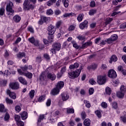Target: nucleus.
Wrapping results in <instances>:
<instances>
[{"label":"nucleus","mask_w":126,"mask_h":126,"mask_svg":"<svg viewBox=\"0 0 126 126\" xmlns=\"http://www.w3.org/2000/svg\"><path fill=\"white\" fill-rule=\"evenodd\" d=\"M82 69H83L82 66H81L80 67V68L79 69L68 72V74L70 78H76V77H78Z\"/></svg>","instance_id":"obj_1"},{"label":"nucleus","mask_w":126,"mask_h":126,"mask_svg":"<svg viewBox=\"0 0 126 126\" xmlns=\"http://www.w3.org/2000/svg\"><path fill=\"white\" fill-rule=\"evenodd\" d=\"M23 8L25 10H30L35 8V5L33 4L29 0H25L23 3Z\"/></svg>","instance_id":"obj_2"},{"label":"nucleus","mask_w":126,"mask_h":126,"mask_svg":"<svg viewBox=\"0 0 126 126\" xmlns=\"http://www.w3.org/2000/svg\"><path fill=\"white\" fill-rule=\"evenodd\" d=\"M13 3L12 2L9 1L6 5V10L7 15H13L14 13V10L12 9Z\"/></svg>","instance_id":"obj_3"},{"label":"nucleus","mask_w":126,"mask_h":126,"mask_svg":"<svg viewBox=\"0 0 126 126\" xmlns=\"http://www.w3.org/2000/svg\"><path fill=\"white\" fill-rule=\"evenodd\" d=\"M107 81V78L105 75H99L97 76V82L99 85L105 84Z\"/></svg>","instance_id":"obj_4"},{"label":"nucleus","mask_w":126,"mask_h":126,"mask_svg":"<svg viewBox=\"0 0 126 126\" xmlns=\"http://www.w3.org/2000/svg\"><path fill=\"white\" fill-rule=\"evenodd\" d=\"M48 35H54L55 32H56V28L55 26L50 25L48 27Z\"/></svg>","instance_id":"obj_5"},{"label":"nucleus","mask_w":126,"mask_h":126,"mask_svg":"<svg viewBox=\"0 0 126 126\" xmlns=\"http://www.w3.org/2000/svg\"><path fill=\"white\" fill-rule=\"evenodd\" d=\"M108 76L110 78H116L117 77V73L114 69H110L108 72Z\"/></svg>","instance_id":"obj_6"},{"label":"nucleus","mask_w":126,"mask_h":126,"mask_svg":"<svg viewBox=\"0 0 126 126\" xmlns=\"http://www.w3.org/2000/svg\"><path fill=\"white\" fill-rule=\"evenodd\" d=\"M29 42L32 44H33L34 46H39V40L35 39L33 37L28 39Z\"/></svg>","instance_id":"obj_7"},{"label":"nucleus","mask_w":126,"mask_h":126,"mask_svg":"<svg viewBox=\"0 0 126 126\" xmlns=\"http://www.w3.org/2000/svg\"><path fill=\"white\" fill-rule=\"evenodd\" d=\"M63 101H67L69 99V94L67 93H63L61 95Z\"/></svg>","instance_id":"obj_8"},{"label":"nucleus","mask_w":126,"mask_h":126,"mask_svg":"<svg viewBox=\"0 0 126 126\" xmlns=\"http://www.w3.org/2000/svg\"><path fill=\"white\" fill-rule=\"evenodd\" d=\"M16 119V123L18 126H24V122L21 121L20 116L17 115Z\"/></svg>","instance_id":"obj_9"},{"label":"nucleus","mask_w":126,"mask_h":126,"mask_svg":"<svg viewBox=\"0 0 126 126\" xmlns=\"http://www.w3.org/2000/svg\"><path fill=\"white\" fill-rule=\"evenodd\" d=\"M89 46H92V41H90L85 42V43H83L81 47V49H85V48H87V47Z\"/></svg>","instance_id":"obj_10"},{"label":"nucleus","mask_w":126,"mask_h":126,"mask_svg":"<svg viewBox=\"0 0 126 126\" xmlns=\"http://www.w3.org/2000/svg\"><path fill=\"white\" fill-rule=\"evenodd\" d=\"M18 79L20 83H22V84H23L24 85H27V81L25 79V78H23V77H19Z\"/></svg>","instance_id":"obj_11"},{"label":"nucleus","mask_w":126,"mask_h":126,"mask_svg":"<svg viewBox=\"0 0 126 126\" xmlns=\"http://www.w3.org/2000/svg\"><path fill=\"white\" fill-rule=\"evenodd\" d=\"M47 78H48V79H50V80H52V81H54V80H56L57 76L55 74L49 73L47 75Z\"/></svg>","instance_id":"obj_12"},{"label":"nucleus","mask_w":126,"mask_h":126,"mask_svg":"<svg viewBox=\"0 0 126 126\" xmlns=\"http://www.w3.org/2000/svg\"><path fill=\"white\" fill-rule=\"evenodd\" d=\"M59 93H60V88H58V86H56V87L51 91L52 95H58Z\"/></svg>","instance_id":"obj_13"},{"label":"nucleus","mask_w":126,"mask_h":126,"mask_svg":"<svg viewBox=\"0 0 126 126\" xmlns=\"http://www.w3.org/2000/svg\"><path fill=\"white\" fill-rule=\"evenodd\" d=\"M88 24V21L87 20L84 21L83 22L80 24V29H84L85 27H87V25Z\"/></svg>","instance_id":"obj_14"},{"label":"nucleus","mask_w":126,"mask_h":126,"mask_svg":"<svg viewBox=\"0 0 126 126\" xmlns=\"http://www.w3.org/2000/svg\"><path fill=\"white\" fill-rule=\"evenodd\" d=\"M22 120H26L28 118V114L27 112L24 111L20 114Z\"/></svg>","instance_id":"obj_15"},{"label":"nucleus","mask_w":126,"mask_h":126,"mask_svg":"<svg viewBox=\"0 0 126 126\" xmlns=\"http://www.w3.org/2000/svg\"><path fill=\"white\" fill-rule=\"evenodd\" d=\"M61 43H56L53 45V48L57 51H60L61 50Z\"/></svg>","instance_id":"obj_16"},{"label":"nucleus","mask_w":126,"mask_h":126,"mask_svg":"<svg viewBox=\"0 0 126 126\" xmlns=\"http://www.w3.org/2000/svg\"><path fill=\"white\" fill-rule=\"evenodd\" d=\"M9 88L12 90H15L16 89V82H11L9 84Z\"/></svg>","instance_id":"obj_17"},{"label":"nucleus","mask_w":126,"mask_h":126,"mask_svg":"<svg viewBox=\"0 0 126 126\" xmlns=\"http://www.w3.org/2000/svg\"><path fill=\"white\" fill-rule=\"evenodd\" d=\"M24 76H26V77H27L29 79H31L32 77H33V74L31 72H29L28 71H26L25 73Z\"/></svg>","instance_id":"obj_18"},{"label":"nucleus","mask_w":126,"mask_h":126,"mask_svg":"<svg viewBox=\"0 0 126 126\" xmlns=\"http://www.w3.org/2000/svg\"><path fill=\"white\" fill-rule=\"evenodd\" d=\"M118 61V57H117V56L116 55H112L110 61H109L110 63H112L113 62H117Z\"/></svg>","instance_id":"obj_19"},{"label":"nucleus","mask_w":126,"mask_h":126,"mask_svg":"<svg viewBox=\"0 0 126 126\" xmlns=\"http://www.w3.org/2000/svg\"><path fill=\"white\" fill-rule=\"evenodd\" d=\"M56 86H58V88H59V90L62 89L64 86V83L63 81H60Z\"/></svg>","instance_id":"obj_20"},{"label":"nucleus","mask_w":126,"mask_h":126,"mask_svg":"<svg viewBox=\"0 0 126 126\" xmlns=\"http://www.w3.org/2000/svg\"><path fill=\"white\" fill-rule=\"evenodd\" d=\"M25 56H26V54L24 52H19L17 54V58L18 59H22V58L25 57Z\"/></svg>","instance_id":"obj_21"},{"label":"nucleus","mask_w":126,"mask_h":126,"mask_svg":"<svg viewBox=\"0 0 126 126\" xmlns=\"http://www.w3.org/2000/svg\"><path fill=\"white\" fill-rule=\"evenodd\" d=\"M0 112L1 113H5L6 109L4 108V105L2 104H0Z\"/></svg>","instance_id":"obj_22"},{"label":"nucleus","mask_w":126,"mask_h":126,"mask_svg":"<svg viewBox=\"0 0 126 126\" xmlns=\"http://www.w3.org/2000/svg\"><path fill=\"white\" fill-rule=\"evenodd\" d=\"M90 123H91L90 119H86L84 121V125L85 126H90Z\"/></svg>","instance_id":"obj_23"},{"label":"nucleus","mask_w":126,"mask_h":126,"mask_svg":"<svg viewBox=\"0 0 126 126\" xmlns=\"http://www.w3.org/2000/svg\"><path fill=\"white\" fill-rule=\"evenodd\" d=\"M78 66H79V64H78L77 63H76L74 64L70 65L69 66V68H70V69H73L74 68H77Z\"/></svg>","instance_id":"obj_24"},{"label":"nucleus","mask_w":126,"mask_h":126,"mask_svg":"<svg viewBox=\"0 0 126 126\" xmlns=\"http://www.w3.org/2000/svg\"><path fill=\"white\" fill-rule=\"evenodd\" d=\"M117 96L118 98H123L125 96V93L123 92H118L117 93Z\"/></svg>","instance_id":"obj_25"},{"label":"nucleus","mask_w":126,"mask_h":126,"mask_svg":"<svg viewBox=\"0 0 126 126\" xmlns=\"http://www.w3.org/2000/svg\"><path fill=\"white\" fill-rule=\"evenodd\" d=\"M96 68H97V64H94L88 67V69L89 70H90V69H93L94 70H95Z\"/></svg>","instance_id":"obj_26"},{"label":"nucleus","mask_w":126,"mask_h":126,"mask_svg":"<svg viewBox=\"0 0 126 126\" xmlns=\"http://www.w3.org/2000/svg\"><path fill=\"white\" fill-rule=\"evenodd\" d=\"M74 14L72 12L71 13H65L63 15V17H70V16H73Z\"/></svg>","instance_id":"obj_27"},{"label":"nucleus","mask_w":126,"mask_h":126,"mask_svg":"<svg viewBox=\"0 0 126 126\" xmlns=\"http://www.w3.org/2000/svg\"><path fill=\"white\" fill-rule=\"evenodd\" d=\"M63 2V5L64 7L67 8L68 7L69 2L68 0H62Z\"/></svg>","instance_id":"obj_28"},{"label":"nucleus","mask_w":126,"mask_h":126,"mask_svg":"<svg viewBox=\"0 0 126 126\" xmlns=\"http://www.w3.org/2000/svg\"><path fill=\"white\" fill-rule=\"evenodd\" d=\"M7 83V81L5 80H1L0 81V86H5Z\"/></svg>","instance_id":"obj_29"},{"label":"nucleus","mask_w":126,"mask_h":126,"mask_svg":"<svg viewBox=\"0 0 126 126\" xmlns=\"http://www.w3.org/2000/svg\"><path fill=\"white\" fill-rule=\"evenodd\" d=\"M84 15L83 14H80L79 16L77 17V20L79 21V22H81L83 19Z\"/></svg>","instance_id":"obj_30"},{"label":"nucleus","mask_w":126,"mask_h":126,"mask_svg":"<svg viewBox=\"0 0 126 126\" xmlns=\"http://www.w3.org/2000/svg\"><path fill=\"white\" fill-rule=\"evenodd\" d=\"M34 95H35V91L32 90L30 92L29 96L30 98H31V99H33V98H34Z\"/></svg>","instance_id":"obj_31"},{"label":"nucleus","mask_w":126,"mask_h":126,"mask_svg":"<svg viewBox=\"0 0 126 126\" xmlns=\"http://www.w3.org/2000/svg\"><path fill=\"white\" fill-rule=\"evenodd\" d=\"M59 115H60V111H53L51 113L52 117H57V116H59Z\"/></svg>","instance_id":"obj_32"},{"label":"nucleus","mask_w":126,"mask_h":126,"mask_svg":"<svg viewBox=\"0 0 126 126\" xmlns=\"http://www.w3.org/2000/svg\"><path fill=\"white\" fill-rule=\"evenodd\" d=\"M96 115L99 119H101L102 118V113L99 110H96L95 112Z\"/></svg>","instance_id":"obj_33"},{"label":"nucleus","mask_w":126,"mask_h":126,"mask_svg":"<svg viewBox=\"0 0 126 126\" xmlns=\"http://www.w3.org/2000/svg\"><path fill=\"white\" fill-rule=\"evenodd\" d=\"M67 114H74V109L73 108H66Z\"/></svg>","instance_id":"obj_34"},{"label":"nucleus","mask_w":126,"mask_h":126,"mask_svg":"<svg viewBox=\"0 0 126 126\" xmlns=\"http://www.w3.org/2000/svg\"><path fill=\"white\" fill-rule=\"evenodd\" d=\"M105 91L106 94L108 95H111V93H112V90H111V88H109L108 87H106L105 89Z\"/></svg>","instance_id":"obj_35"},{"label":"nucleus","mask_w":126,"mask_h":126,"mask_svg":"<svg viewBox=\"0 0 126 126\" xmlns=\"http://www.w3.org/2000/svg\"><path fill=\"white\" fill-rule=\"evenodd\" d=\"M46 79V76L43 73H41L40 76H39V80L40 81H44Z\"/></svg>","instance_id":"obj_36"},{"label":"nucleus","mask_w":126,"mask_h":126,"mask_svg":"<svg viewBox=\"0 0 126 126\" xmlns=\"http://www.w3.org/2000/svg\"><path fill=\"white\" fill-rule=\"evenodd\" d=\"M48 41L49 43H53L54 42V35H50L48 36Z\"/></svg>","instance_id":"obj_37"},{"label":"nucleus","mask_w":126,"mask_h":126,"mask_svg":"<svg viewBox=\"0 0 126 126\" xmlns=\"http://www.w3.org/2000/svg\"><path fill=\"white\" fill-rule=\"evenodd\" d=\"M84 103L86 104V107H87V108H90L91 107V104L89 101H87V100H85Z\"/></svg>","instance_id":"obj_38"},{"label":"nucleus","mask_w":126,"mask_h":126,"mask_svg":"<svg viewBox=\"0 0 126 126\" xmlns=\"http://www.w3.org/2000/svg\"><path fill=\"white\" fill-rule=\"evenodd\" d=\"M62 24H63V21H59L56 23V27L57 28H60L61 27V26H62Z\"/></svg>","instance_id":"obj_39"},{"label":"nucleus","mask_w":126,"mask_h":126,"mask_svg":"<svg viewBox=\"0 0 126 126\" xmlns=\"http://www.w3.org/2000/svg\"><path fill=\"white\" fill-rule=\"evenodd\" d=\"M75 29V27L72 25H70L68 29V31L71 32V31H73Z\"/></svg>","instance_id":"obj_40"},{"label":"nucleus","mask_w":126,"mask_h":126,"mask_svg":"<svg viewBox=\"0 0 126 126\" xmlns=\"http://www.w3.org/2000/svg\"><path fill=\"white\" fill-rule=\"evenodd\" d=\"M110 38H111L112 40H113V41H116V40L118 39V35H117V34H113L112 35H111Z\"/></svg>","instance_id":"obj_41"},{"label":"nucleus","mask_w":126,"mask_h":126,"mask_svg":"<svg viewBox=\"0 0 126 126\" xmlns=\"http://www.w3.org/2000/svg\"><path fill=\"white\" fill-rule=\"evenodd\" d=\"M9 97H10V98H12V99H16V95L14 92L11 93Z\"/></svg>","instance_id":"obj_42"},{"label":"nucleus","mask_w":126,"mask_h":126,"mask_svg":"<svg viewBox=\"0 0 126 126\" xmlns=\"http://www.w3.org/2000/svg\"><path fill=\"white\" fill-rule=\"evenodd\" d=\"M54 12L53 11V10L51 9H48L47 10L46 14L48 15H52V14H53Z\"/></svg>","instance_id":"obj_43"},{"label":"nucleus","mask_w":126,"mask_h":126,"mask_svg":"<svg viewBox=\"0 0 126 126\" xmlns=\"http://www.w3.org/2000/svg\"><path fill=\"white\" fill-rule=\"evenodd\" d=\"M77 39L78 40H80V41H83V40L85 39V36L83 35H79L77 37Z\"/></svg>","instance_id":"obj_44"},{"label":"nucleus","mask_w":126,"mask_h":126,"mask_svg":"<svg viewBox=\"0 0 126 126\" xmlns=\"http://www.w3.org/2000/svg\"><path fill=\"white\" fill-rule=\"evenodd\" d=\"M94 88H90L89 90V94L93 95V94H94Z\"/></svg>","instance_id":"obj_45"},{"label":"nucleus","mask_w":126,"mask_h":126,"mask_svg":"<svg viewBox=\"0 0 126 126\" xmlns=\"http://www.w3.org/2000/svg\"><path fill=\"white\" fill-rule=\"evenodd\" d=\"M41 18L42 20L44 21V22H47V21H50L51 19L49 17H43Z\"/></svg>","instance_id":"obj_46"},{"label":"nucleus","mask_w":126,"mask_h":126,"mask_svg":"<svg viewBox=\"0 0 126 126\" xmlns=\"http://www.w3.org/2000/svg\"><path fill=\"white\" fill-rule=\"evenodd\" d=\"M101 42V38L98 37L95 39V43L97 45H100V43Z\"/></svg>","instance_id":"obj_47"},{"label":"nucleus","mask_w":126,"mask_h":126,"mask_svg":"<svg viewBox=\"0 0 126 126\" xmlns=\"http://www.w3.org/2000/svg\"><path fill=\"white\" fill-rule=\"evenodd\" d=\"M5 100L7 104H12L13 103V101L8 97L6 98Z\"/></svg>","instance_id":"obj_48"},{"label":"nucleus","mask_w":126,"mask_h":126,"mask_svg":"<svg viewBox=\"0 0 126 126\" xmlns=\"http://www.w3.org/2000/svg\"><path fill=\"white\" fill-rule=\"evenodd\" d=\"M120 29H125L126 28V22L122 24L120 26Z\"/></svg>","instance_id":"obj_49"},{"label":"nucleus","mask_w":126,"mask_h":126,"mask_svg":"<svg viewBox=\"0 0 126 126\" xmlns=\"http://www.w3.org/2000/svg\"><path fill=\"white\" fill-rule=\"evenodd\" d=\"M106 43H107V41L106 40H100V42L99 43V46H103L104 45H106Z\"/></svg>","instance_id":"obj_50"},{"label":"nucleus","mask_w":126,"mask_h":126,"mask_svg":"<svg viewBox=\"0 0 126 126\" xmlns=\"http://www.w3.org/2000/svg\"><path fill=\"white\" fill-rule=\"evenodd\" d=\"M4 11H5V10L3 8H0V15L2 16L3 14H4Z\"/></svg>","instance_id":"obj_51"},{"label":"nucleus","mask_w":126,"mask_h":126,"mask_svg":"<svg viewBox=\"0 0 126 126\" xmlns=\"http://www.w3.org/2000/svg\"><path fill=\"white\" fill-rule=\"evenodd\" d=\"M89 82L90 84H92V85H95L96 84V81H95L94 79H91L89 80Z\"/></svg>","instance_id":"obj_52"},{"label":"nucleus","mask_w":126,"mask_h":126,"mask_svg":"<svg viewBox=\"0 0 126 126\" xmlns=\"http://www.w3.org/2000/svg\"><path fill=\"white\" fill-rule=\"evenodd\" d=\"M44 118H45V115H40L39 119L38 120V122L41 123V121L42 120H44Z\"/></svg>","instance_id":"obj_53"},{"label":"nucleus","mask_w":126,"mask_h":126,"mask_svg":"<svg viewBox=\"0 0 126 126\" xmlns=\"http://www.w3.org/2000/svg\"><path fill=\"white\" fill-rule=\"evenodd\" d=\"M95 13H96V10L92 9L89 11L90 15H94V14H95Z\"/></svg>","instance_id":"obj_54"},{"label":"nucleus","mask_w":126,"mask_h":126,"mask_svg":"<svg viewBox=\"0 0 126 126\" xmlns=\"http://www.w3.org/2000/svg\"><path fill=\"white\" fill-rule=\"evenodd\" d=\"M113 21V18H108L106 19V21L105 22L106 24H109L110 22H111Z\"/></svg>","instance_id":"obj_55"},{"label":"nucleus","mask_w":126,"mask_h":126,"mask_svg":"<svg viewBox=\"0 0 126 126\" xmlns=\"http://www.w3.org/2000/svg\"><path fill=\"white\" fill-rule=\"evenodd\" d=\"M101 107H102V108H106L108 107V104L105 102H102L101 103Z\"/></svg>","instance_id":"obj_56"},{"label":"nucleus","mask_w":126,"mask_h":126,"mask_svg":"<svg viewBox=\"0 0 126 126\" xmlns=\"http://www.w3.org/2000/svg\"><path fill=\"white\" fill-rule=\"evenodd\" d=\"M112 107L114 109H118V103L116 102H114L112 103Z\"/></svg>","instance_id":"obj_57"},{"label":"nucleus","mask_w":126,"mask_h":126,"mask_svg":"<svg viewBox=\"0 0 126 126\" xmlns=\"http://www.w3.org/2000/svg\"><path fill=\"white\" fill-rule=\"evenodd\" d=\"M9 114H8V113H6L4 116V120L5 121H8V120H9Z\"/></svg>","instance_id":"obj_58"},{"label":"nucleus","mask_w":126,"mask_h":126,"mask_svg":"<svg viewBox=\"0 0 126 126\" xmlns=\"http://www.w3.org/2000/svg\"><path fill=\"white\" fill-rule=\"evenodd\" d=\"M121 119L122 121V122H123V123L126 124V116H121Z\"/></svg>","instance_id":"obj_59"},{"label":"nucleus","mask_w":126,"mask_h":126,"mask_svg":"<svg viewBox=\"0 0 126 126\" xmlns=\"http://www.w3.org/2000/svg\"><path fill=\"white\" fill-rule=\"evenodd\" d=\"M45 100V96H40L38 98V102H43Z\"/></svg>","instance_id":"obj_60"},{"label":"nucleus","mask_w":126,"mask_h":126,"mask_svg":"<svg viewBox=\"0 0 126 126\" xmlns=\"http://www.w3.org/2000/svg\"><path fill=\"white\" fill-rule=\"evenodd\" d=\"M107 68H108V66H107V65H106V64H102L101 65V69L106 70V69H107Z\"/></svg>","instance_id":"obj_61"},{"label":"nucleus","mask_w":126,"mask_h":126,"mask_svg":"<svg viewBox=\"0 0 126 126\" xmlns=\"http://www.w3.org/2000/svg\"><path fill=\"white\" fill-rule=\"evenodd\" d=\"M81 117H82V120H84L85 118H86V113L84 112H82Z\"/></svg>","instance_id":"obj_62"},{"label":"nucleus","mask_w":126,"mask_h":126,"mask_svg":"<svg viewBox=\"0 0 126 126\" xmlns=\"http://www.w3.org/2000/svg\"><path fill=\"white\" fill-rule=\"evenodd\" d=\"M112 84L114 86L117 87V86L119 84V82H118L117 80H114L113 81Z\"/></svg>","instance_id":"obj_63"},{"label":"nucleus","mask_w":126,"mask_h":126,"mask_svg":"<svg viewBox=\"0 0 126 126\" xmlns=\"http://www.w3.org/2000/svg\"><path fill=\"white\" fill-rule=\"evenodd\" d=\"M95 5H96V4L95 3L94 1H92L90 2V6L91 7H94Z\"/></svg>","instance_id":"obj_64"}]
</instances>
